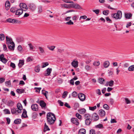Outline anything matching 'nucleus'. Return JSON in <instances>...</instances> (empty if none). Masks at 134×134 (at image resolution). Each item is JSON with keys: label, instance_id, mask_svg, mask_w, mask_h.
I'll return each mask as SVG.
<instances>
[{"label": "nucleus", "instance_id": "9b49d317", "mask_svg": "<svg viewBox=\"0 0 134 134\" xmlns=\"http://www.w3.org/2000/svg\"><path fill=\"white\" fill-rule=\"evenodd\" d=\"M23 10L22 8L17 9L15 13V15H20L22 14L23 13Z\"/></svg>", "mask_w": 134, "mask_h": 134}, {"label": "nucleus", "instance_id": "f8f14e48", "mask_svg": "<svg viewBox=\"0 0 134 134\" xmlns=\"http://www.w3.org/2000/svg\"><path fill=\"white\" fill-rule=\"evenodd\" d=\"M11 44H7L9 49L13 50L14 49L15 44L14 42H12Z\"/></svg>", "mask_w": 134, "mask_h": 134}, {"label": "nucleus", "instance_id": "f03ea898", "mask_svg": "<svg viewBox=\"0 0 134 134\" xmlns=\"http://www.w3.org/2000/svg\"><path fill=\"white\" fill-rule=\"evenodd\" d=\"M17 109L13 108L11 109V113L12 114L16 113V112L20 113H21V110L23 109V107L20 103H18L17 104Z\"/></svg>", "mask_w": 134, "mask_h": 134}, {"label": "nucleus", "instance_id": "f704fd0d", "mask_svg": "<svg viewBox=\"0 0 134 134\" xmlns=\"http://www.w3.org/2000/svg\"><path fill=\"white\" fill-rule=\"evenodd\" d=\"M42 7L41 6H38L37 8L38 12L39 13H41L42 12Z\"/></svg>", "mask_w": 134, "mask_h": 134}, {"label": "nucleus", "instance_id": "aec40b11", "mask_svg": "<svg viewBox=\"0 0 134 134\" xmlns=\"http://www.w3.org/2000/svg\"><path fill=\"white\" fill-rule=\"evenodd\" d=\"M99 114L101 116H103L105 115V112L102 109H101L99 111Z\"/></svg>", "mask_w": 134, "mask_h": 134}, {"label": "nucleus", "instance_id": "de8ad7c7", "mask_svg": "<svg viewBox=\"0 0 134 134\" xmlns=\"http://www.w3.org/2000/svg\"><path fill=\"white\" fill-rule=\"evenodd\" d=\"M4 111L6 114H9L10 112L9 110L7 109H5L4 110Z\"/></svg>", "mask_w": 134, "mask_h": 134}, {"label": "nucleus", "instance_id": "09e8293b", "mask_svg": "<svg viewBox=\"0 0 134 134\" xmlns=\"http://www.w3.org/2000/svg\"><path fill=\"white\" fill-rule=\"evenodd\" d=\"M103 125L101 124H99L96 126V127L97 128L100 129L101 128H103Z\"/></svg>", "mask_w": 134, "mask_h": 134}, {"label": "nucleus", "instance_id": "423d86ee", "mask_svg": "<svg viewBox=\"0 0 134 134\" xmlns=\"http://www.w3.org/2000/svg\"><path fill=\"white\" fill-rule=\"evenodd\" d=\"M78 97L80 100L82 101H83L85 99V94L82 93H79Z\"/></svg>", "mask_w": 134, "mask_h": 134}, {"label": "nucleus", "instance_id": "7ed1b4c3", "mask_svg": "<svg viewBox=\"0 0 134 134\" xmlns=\"http://www.w3.org/2000/svg\"><path fill=\"white\" fill-rule=\"evenodd\" d=\"M122 16V13L121 11L118 10L117 13H113L111 17L116 19H120Z\"/></svg>", "mask_w": 134, "mask_h": 134}, {"label": "nucleus", "instance_id": "c03bdc74", "mask_svg": "<svg viewBox=\"0 0 134 134\" xmlns=\"http://www.w3.org/2000/svg\"><path fill=\"white\" fill-rule=\"evenodd\" d=\"M66 24L69 25H73L74 24V23L71 20H70L69 22L66 23Z\"/></svg>", "mask_w": 134, "mask_h": 134}, {"label": "nucleus", "instance_id": "393cba45", "mask_svg": "<svg viewBox=\"0 0 134 134\" xmlns=\"http://www.w3.org/2000/svg\"><path fill=\"white\" fill-rule=\"evenodd\" d=\"M50 129L49 128L48 126L46 125V123H44V131L45 132L47 131H49Z\"/></svg>", "mask_w": 134, "mask_h": 134}, {"label": "nucleus", "instance_id": "49530a36", "mask_svg": "<svg viewBox=\"0 0 134 134\" xmlns=\"http://www.w3.org/2000/svg\"><path fill=\"white\" fill-rule=\"evenodd\" d=\"M74 4L73 3L72 4H67L68 8L70 9L72 8H74Z\"/></svg>", "mask_w": 134, "mask_h": 134}, {"label": "nucleus", "instance_id": "58836bf2", "mask_svg": "<svg viewBox=\"0 0 134 134\" xmlns=\"http://www.w3.org/2000/svg\"><path fill=\"white\" fill-rule=\"evenodd\" d=\"M85 68L86 70H89L91 69V67L88 65H86L85 66Z\"/></svg>", "mask_w": 134, "mask_h": 134}, {"label": "nucleus", "instance_id": "0e129e2a", "mask_svg": "<svg viewBox=\"0 0 134 134\" xmlns=\"http://www.w3.org/2000/svg\"><path fill=\"white\" fill-rule=\"evenodd\" d=\"M108 12L109 11L108 10H104L103 11V13L104 15H107L108 14Z\"/></svg>", "mask_w": 134, "mask_h": 134}, {"label": "nucleus", "instance_id": "c9c22d12", "mask_svg": "<svg viewBox=\"0 0 134 134\" xmlns=\"http://www.w3.org/2000/svg\"><path fill=\"white\" fill-rule=\"evenodd\" d=\"M38 48L40 51V53H42L44 52V51L43 48L42 47H38Z\"/></svg>", "mask_w": 134, "mask_h": 134}, {"label": "nucleus", "instance_id": "6ab92c4d", "mask_svg": "<svg viewBox=\"0 0 134 134\" xmlns=\"http://www.w3.org/2000/svg\"><path fill=\"white\" fill-rule=\"evenodd\" d=\"M16 41L18 43L22 42H24V39L22 37H18L16 38Z\"/></svg>", "mask_w": 134, "mask_h": 134}, {"label": "nucleus", "instance_id": "20e7f679", "mask_svg": "<svg viewBox=\"0 0 134 134\" xmlns=\"http://www.w3.org/2000/svg\"><path fill=\"white\" fill-rule=\"evenodd\" d=\"M27 5L28 9L32 12L34 11L36 9V5L33 3H30Z\"/></svg>", "mask_w": 134, "mask_h": 134}, {"label": "nucleus", "instance_id": "2eb2a0df", "mask_svg": "<svg viewBox=\"0 0 134 134\" xmlns=\"http://www.w3.org/2000/svg\"><path fill=\"white\" fill-rule=\"evenodd\" d=\"M6 40V44H11L12 42H14L12 41V39L9 38L8 36L5 37Z\"/></svg>", "mask_w": 134, "mask_h": 134}, {"label": "nucleus", "instance_id": "69168bd1", "mask_svg": "<svg viewBox=\"0 0 134 134\" xmlns=\"http://www.w3.org/2000/svg\"><path fill=\"white\" fill-rule=\"evenodd\" d=\"M42 94H43L45 96H46V95L48 93V92L47 91H45L44 90H42Z\"/></svg>", "mask_w": 134, "mask_h": 134}, {"label": "nucleus", "instance_id": "72a5a7b5", "mask_svg": "<svg viewBox=\"0 0 134 134\" xmlns=\"http://www.w3.org/2000/svg\"><path fill=\"white\" fill-rule=\"evenodd\" d=\"M128 70L129 71H132L134 70V65L129 66L128 68Z\"/></svg>", "mask_w": 134, "mask_h": 134}, {"label": "nucleus", "instance_id": "c85d7f7f", "mask_svg": "<svg viewBox=\"0 0 134 134\" xmlns=\"http://www.w3.org/2000/svg\"><path fill=\"white\" fill-rule=\"evenodd\" d=\"M16 91L18 93L21 94L24 93L25 91V90L24 89H17L16 90Z\"/></svg>", "mask_w": 134, "mask_h": 134}, {"label": "nucleus", "instance_id": "473e14b6", "mask_svg": "<svg viewBox=\"0 0 134 134\" xmlns=\"http://www.w3.org/2000/svg\"><path fill=\"white\" fill-rule=\"evenodd\" d=\"M132 16V14L131 13H126L125 14V17L126 19H130Z\"/></svg>", "mask_w": 134, "mask_h": 134}, {"label": "nucleus", "instance_id": "5fc2aeb1", "mask_svg": "<svg viewBox=\"0 0 134 134\" xmlns=\"http://www.w3.org/2000/svg\"><path fill=\"white\" fill-rule=\"evenodd\" d=\"M97 108L96 106H94L93 107H89V109L90 110L94 111L95 109H96Z\"/></svg>", "mask_w": 134, "mask_h": 134}, {"label": "nucleus", "instance_id": "774afa93", "mask_svg": "<svg viewBox=\"0 0 134 134\" xmlns=\"http://www.w3.org/2000/svg\"><path fill=\"white\" fill-rule=\"evenodd\" d=\"M90 134H96L94 130L93 129H91L90 130Z\"/></svg>", "mask_w": 134, "mask_h": 134}, {"label": "nucleus", "instance_id": "4c0bfd02", "mask_svg": "<svg viewBox=\"0 0 134 134\" xmlns=\"http://www.w3.org/2000/svg\"><path fill=\"white\" fill-rule=\"evenodd\" d=\"M17 9L16 8L12 7L10 9V11L13 13L15 12L16 11Z\"/></svg>", "mask_w": 134, "mask_h": 134}, {"label": "nucleus", "instance_id": "4d7b16f0", "mask_svg": "<svg viewBox=\"0 0 134 134\" xmlns=\"http://www.w3.org/2000/svg\"><path fill=\"white\" fill-rule=\"evenodd\" d=\"M34 89L36 90V92H39L41 88V87H35Z\"/></svg>", "mask_w": 134, "mask_h": 134}, {"label": "nucleus", "instance_id": "680f3d73", "mask_svg": "<svg viewBox=\"0 0 134 134\" xmlns=\"http://www.w3.org/2000/svg\"><path fill=\"white\" fill-rule=\"evenodd\" d=\"M60 6L62 8L64 7L65 8H68L67 4H60Z\"/></svg>", "mask_w": 134, "mask_h": 134}, {"label": "nucleus", "instance_id": "b1692460", "mask_svg": "<svg viewBox=\"0 0 134 134\" xmlns=\"http://www.w3.org/2000/svg\"><path fill=\"white\" fill-rule=\"evenodd\" d=\"M74 8L76 9H82V7L79 5L77 4H74Z\"/></svg>", "mask_w": 134, "mask_h": 134}, {"label": "nucleus", "instance_id": "412c9836", "mask_svg": "<svg viewBox=\"0 0 134 134\" xmlns=\"http://www.w3.org/2000/svg\"><path fill=\"white\" fill-rule=\"evenodd\" d=\"M86 133V130L83 129H80L79 131V134H85Z\"/></svg>", "mask_w": 134, "mask_h": 134}, {"label": "nucleus", "instance_id": "cd10ccee", "mask_svg": "<svg viewBox=\"0 0 134 134\" xmlns=\"http://www.w3.org/2000/svg\"><path fill=\"white\" fill-rule=\"evenodd\" d=\"M40 66L39 65L36 66L35 68V71L37 72H38L40 70Z\"/></svg>", "mask_w": 134, "mask_h": 134}, {"label": "nucleus", "instance_id": "37998d69", "mask_svg": "<svg viewBox=\"0 0 134 134\" xmlns=\"http://www.w3.org/2000/svg\"><path fill=\"white\" fill-rule=\"evenodd\" d=\"M68 93V92H67L64 91L62 94V98H65L67 96Z\"/></svg>", "mask_w": 134, "mask_h": 134}, {"label": "nucleus", "instance_id": "2f4dec72", "mask_svg": "<svg viewBox=\"0 0 134 134\" xmlns=\"http://www.w3.org/2000/svg\"><path fill=\"white\" fill-rule=\"evenodd\" d=\"M105 80L102 78H99L98 80V82L101 84H103V82L105 81Z\"/></svg>", "mask_w": 134, "mask_h": 134}, {"label": "nucleus", "instance_id": "f3484780", "mask_svg": "<svg viewBox=\"0 0 134 134\" xmlns=\"http://www.w3.org/2000/svg\"><path fill=\"white\" fill-rule=\"evenodd\" d=\"M79 112L81 114H84L86 112V110L84 108L79 109L78 110Z\"/></svg>", "mask_w": 134, "mask_h": 134}, {"label": "nucleus", "instance_id": "f257e3e1", "mask_svg": "<svg viewBox=\"0 0 134 134\" xmlns=\"http://www.w3.org/2000/svg\"><path fill=\"white\" fill-rule=\"evenodd\" d=\"M47 122L49 125H52L53 124L56 120L55 115L51 112H49L47 113Z\"/></svg>", "mask_w": 134, "mask_h": 134}, {"label": "nucleus", "instance_id": "dca6fc26", "mask_svg": "<svg viewBox=\"0 0 134 134\" xmlns=\"http://www.w3.org/2000/svg\"><path fill=\"white\" fill-rule=\"evenodd\" d=\"M21 117L24 118H26L27 117V111L25 109H24L23 110V112Z\"/></svg>", "mask_w": 134, "mask_h": 134}, {"label": "nucleus", "instance_id": "ea45409f", "mask_svg": "<svg viewBox=\"0 0 134 134\" xmlns=\"http://www.w3.org/2000/svg\"><path fill=\"white\" fill-rule=\"evenodd\" d=\"M5 38L4 35L3 34H0V40L3 41Z\"/></svg>", "mask_w": 134, "mask_h": 134}, {"label": "nucleus", "instance_id": "052dcab7", "mask_svg": "<svg viewBox=\"0 0 134 134\" xmlns=\"http://www.w3.org/2000/svg\"><path fill=\"white\" fill-rule=\"evenodd\" d=\"M65 2L68 3H73L74 2L73 1H71L70 0H62Z\"/></svg>", "mask_w": 134, "mask_h": 134}, {"label": "nucleus", "instance_id": "a211bd4d", "mask_svg": "<svg viewBox=\"0 0 134 134\" xmlns=\"http://www.w3.org/2000/svg\"><path fill=\"white\" fill-rule=\"evenodd\" d=\"M92 121V119H87L85 120V123L87 125H89Z\"/></svg>", "mask_w": 134, "mask_h": 134}, {"label": "nucleus", "instance_id": "bf43d9fd", "mask_svg": "<svg viewBox=\"0 0 134 134\" xmlns=\"http://www.w3.org/2000/svg\"><path fill=\"white\" fill-rule=\"evenodd\" d=\"M78 16L76 15H74L72 18V20L73 21H76L78 19Z\"/></svg>", "mask_w": 134, "mask_h": 134}, {"label": "nucleus", "instance_id": "a18cd8bd", "mask_svg": "<svg viewBox=\"0 0 134 134\" xmlns=\"http://www.w3.org/2000/svg\"><path fill=\"white\" fill-rule=\"evenodd\" d=\"M8 104L10 106H13L14 104V102L13 101L10 100H9L8 102Z\"/></svg>", "mask_w": 134, "mask_h": 134}, {"label": "nucleus", "instance_id": "39448f33", "mask_svg": "<svg viewBox=\"0 0 134 134\" xmlns=\"http://www.w3.org/2000/svg\"><path fill=\"white\" fill-rule=\"evenodd\" d=\"M19 6L21 9L23 8V11H25L27 10L28 8L27 7L26 4L24 3H20L19 4Z\"/></svg>", "mask_w": 134, "mask_h": 134}, {"label": "nucleus", "instance_id": "a878e982", "mask_svg": "<svg viewBox=\"0 0 134 134\" xmlns=\"http://www.w3.org/2000/svg\"><path fill=\"white\" fill-rule=\"evenodd\" d=\"M10 5V3L9 1H7L5 4V7L7 8V10L9 9V7Z\"/></svg>", "mask_w": 134, "mask_h": 134}, {"label": "nucleus", "instance_id": "ddd939ff", "mask_svg": "<svg viewBox=\"0 0 134 134\" xmlns=\"http://www.w3.org/2000/svg\"><path fill=\"white\" fill-rule=\"evenodd\" d=\"M7 21L8 22L12 23H17V20H16L11 18L7 19Z\"/></svg>", "mask_w": 134, "mask_h": 134}, {"label": "nucleus", "instance_id": "7c9ffc66", "mask_svg": "<svg viewBox=\"0 0 134 134\" xmlns=\"http://www.w3.org/2000/svg\"><path fill=\"white\" fill-rule=\"evenodd\" d=\"M24 64V61L23 60H20L19 63L18 64V66L19 67H21Z\"/></svg>", "mask_w": 134, "mask_h": 134}, {"label": "nucleus", "instance_id": "4468645a", "mask_svg": "<svg viewBox=\"0 0 134 134\" xmlns=\"http://www.w3.org/2000/svg\"><path fill=\"white\" fill-rule=\"evenodd\" d=\"M114 82L113 80H111L110 81L107 82L106 83V85H105L106 86H108L109 85V86L112 87L114 84Z\"/></svg>", "mask_w": 134, "mask_h": 134}, {"label": "nucleus", "instance_id": "3c124183", "mask_svg": "<svg viewBox=\"0 0 134 134\" xmlns=\"http://www.w3.org/2000/svg\"><path fill=\"white\" fill-rule=\"evenodd\" d=\"M76 116L79 119H81L82 118L81 116L78 113H76Z\"/></svg>", "mask_w": 134, "mask_h": 134}, {"label": "nucleus", "instance_id": "a19ab883", "mask_svg": "<svg viewBox=\"0 0 134 134\" xmlns=\"http://www.w3.org/2000/svg\"><path fill=\"white\" fill-rule=\"evenodd\" d=\"M55 47L54 46H48L47 48H48V49L52 51H53L54 50V49L55 48Z\"/></svg>", "mask_w": 134, "mask_h": 134}, {"label": "nucleus", "instance_id": "c756f323", "mask_svg": "<svg viewBox=\"0 0 134 134\" xmlns=\"http://www.w3.org/2000/svg\"><path fill=\"white\" fill-rule=\"evenodd\" d=\"M109 65V63L108 61L105 62L103 64V66L105 68H107Z\"/></svg>", "mask_w": 134, "mask_h": 134}, {"label": "nucleus", "instance_id": "0eeeda50", "mask_svg": "<svg viewBox=\"0 0 134 134\" xmlns=\"http://www.w3.org/2000/svg\"><path fill=\"white\" fill-rule=\"evenodd\" d=\"M71 121L73 124L77 125H79L78 120L77 118H72L71 119Z\"/></svg>", "mask_w": 134, "mask_h": 134}, {"label": "nucleus", "instance_id": "e433bc0d", "mask_svg": "<svg viewBox=\"0 0 134 134\" xmlns=\"http://www.w3.org/2000/svg\"><path fill=\"white\" fill-rule=\"evenodd\" d=\"M84 117L85 119H90V115L89 114H86L84 115Z\"/></svg>", "mask_w": 134, "mask_h": 134}, {"label": "nucleus", "instance_id": "13d9d810", "mask_svg": "<svg viewBox=\"0 0 134 134\" xmlns=\"http://www.w3.org/2000/svg\"><path fill=\"white\" fill-rule=\"evenodd\" d=\"M87 18V16L85 15L82 16H80L79 18V20H81L82 19H85Z\"/></svg>", "mask_w": 134, "mask_h": 134}, {"label": "nucleus", "instance_id": "4be33fe9", "mask_svg": "<svg viewBox=\"0 0 134 134\" xmlns=\"http://www.w3.org/2000/svg\"><path fill=\"white\" fill-rule=\"evenodd\" d=\"M72 66L75 68L78 66V62L77 61H74L71 63Z\"/></svg>", "mask_w": 134, "mask_h": 134}, {"label": "nucleus", "instance_id": "603ef678", "mask_svg": "<svg viewBox=\"0 0 134 134\" xmlns=\"http://www.w3.org/2000/svg\"><path fill=\"white\" fill-rule=\"evenodd\" d=\"M43 65L42 66V68H44L46 66H48L49 65V64L48 62L43 63H42Z\"/></svg>", "mask_w": 134, "mask_h": 134}, {"label": "nucleus", "instance_id": "6e6552de", "mask_svg": "<svg viewBox=\"0 0 134 134\" xmlns=\"http://www.w3.org/2000/svg\"><path fill=\"white\" fill-rule=\"evenodd\" d=\"M52 71V69L49 68H48L45 72L44 76H48L50 75Z\"/></svg>", "mask_w": 134, "mask_h": 134}, {"label": "nucleus", "instance_id": "1a4fd4ad", "mask_svg": "<svg viewBox=\"0 0 134 134\" xmlns=\"http://www.w3.org/2000/svg\"><path fill=\"white\" fill-rule=\"evenodd\" d=\"M32 109L34 111H37L38 110V105L36 104H32L31 107Z\"/></svg>", "mask_w": 134, "mask_h": 134}, {"label": "nucleus", "instance_id": "338daca9", "mask_svg": "<svg viewBox=\"0 0 134 134\" xmlns=\"http://www.w3.org/2000/svg\"><path fill=\"white\" fill-rule=\"evenodd\" d=\"M0 61L4 64L6 63L7 61V59L5 58L2 59V60H0Z\"/></svg>", "mask_w": 134, "mask_h": 134}, {"label": "nucleus", "instance_id": "bb28decb", "mask_svg": "<svg viewBox=\"0 0 134 134\" xmlns=\"http://www.w3.org/2000/svg\"><path fill=\"white\" fill-rule=\"evenodd\" d=\"M21 122V120L20 119H16L14 121V123L16 124H19Z\"/></svg>", "mask_w": 134, "mask_h": 134}, {"label": "nucleus", "instance_id": "5701e85b", "mask_svg": "<svg viewBox=\"0 0 134 134\" xmlns=\"http://www.w3.org/2000/svg\"><path fill=\"white\" fill-rule=\"evenodd\" d=\"M40 104L42 107H44L46 105V103L43 100L40 101Z\"/></svg>", "mask_w": 134, "mask_h": 134}, {"label": "nucleus", "instance_id": "6e6d98bb", "mask_svg": "<svg viewBox=\"0 0 134 134\" xmlns=\"http://www.w3.org/2000/svg\"><path fill=\"white\" fill-rule=\"evenodd\" d=\"M103 107L104 108L107 110H108L109 109V107L108 105L106 104H104L103 105Z\"/></svg>", "mask_w": 134, "mask_h": 134}, {"label": "nucleus", "instance_id": "79ce46f5", "mask_svg": "<svg viewBox=\"0 0 134 134\" xmlns=\"http://www.w3.org/2000/svg\"><path fill=\"white\" fill-rule=\"evenodd\" d=\"M28 45L29 46V47H30V50L33 51V49H34V47L32 45L31 43L29 44Z\"/></svg>", "mask_w": 134, "mask_h": 134}, {"label": "nucleus", "instance_id": "9d476101", "mask_svg": "<svg viewBox=\"0 0 134 134\" xmlns=\"http://www.w3.org/2000/svg\"><path fill=\"white\" fill-rule=\"evenodd\" d=\"M92 119L94 121H96L99 119V117L96 113H95L93 114Z\"/></svg>", "mask_w": 134, "mask_h": 134}, {"label": "nucleus", "instance_id": "8fccbe9b", "mask_svg": "<svg viewBox=\"0 0 134 134\" xmlns=\"http://www.w3.org/2000/svg\"><path fill=\"white\" fill-rule=\"evenodd\" d=\"M100 64V63L99 61H97L94 62L93 63V65L94 66H97L99 65Z\"/></svg>", "mask_w": 134, "mask_h": 134}, {"label": "nucleus", "instance_id": "864d4df0", "mask_svg": "<svg viewBox=\"0 0 134 134\" xmlns=\"http://www.w3.org/2000/svg\"><path fill=\"white\" fill-rule=\"evenodd\" d=\"M5 85L7 86H10L11 85L10 81L9 80L8 81H6L5 82Z\"/></svg>", "mask_w": 134, "mask_h": 134}, {"label": "nucleus", "instance_id": "e2e57ef3", "mask_svg": "<svg viewBox=\"0 0 134 134\" xmlns=\"http://www.w3.org/2000/svg\"><path fill=\"white\" fill-rule=\"evenodd\" d=\"M72 94L73 97H75L77 96V94L76 92L74 91L72 93Z\"/></svg>", "mask_w": 134, "mask_h": 134}]
</instances>
